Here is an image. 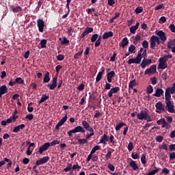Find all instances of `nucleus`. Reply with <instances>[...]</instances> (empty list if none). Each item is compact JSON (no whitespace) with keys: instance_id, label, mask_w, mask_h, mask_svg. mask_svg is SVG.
<instances>
[{"instance_id":"nucleus-43","label":"nucleus","mask_w":175,"mask_h":175,"mask_svg":"<svg viewBox=\"0 0 175 175\" xmlns=\"http://www.w3.org/2000/svg\"><path fill=\"white\" fill-rule=\"evenodd\" d=\"M136 50V46H135V45L132 44L130 46V47H129V52L131 54H133V53H135L134 51Z\"/></svg>"},{"instance_id":"nucleus-28","label":"nucleus","mask_w":175,"mask_h":175,"mask_svg":"<svg viewBox=\"0 0 175 175\" xmlns=\"http://www.w3.org/2000/svg\"><path fill=\"white\" fill-rule=\"evenodd\" d=\"M106 142H109V136H107L106 134H104L100 139V143L106 144Z\"/></svg>"},{"instance_id":"nucleus-19","label":"nucleus","mask_w":175,"mask_h":175,"mask_svg":"<svg viewBox=\"0 0 175 175\" xmlns=\"http://www.w3.org/2000/svg\"><path fill=\"white\" fill-rule=\"evenodd\" d=\"M72 131H74V133H85V129L81 126H76Z\"/></svg>"},{"instance_id":"nucleus-29","label":"nucleus","mask_w":175,"mask_h":175,"mask_svg":"<svg viewBox=\"0 0 175 175\" xmlns=\"http://www.w3.org/2000/svg\"><path fill=\"white\" fill-rule=\"evenodd\" d=\"M50 81V72L49 71H46L43 79V83H49Z\"/></svg>"},{"instance_id":"nucleus-56","label":"nucleus","mask_w":175,"mask_h":175,"mask_svg":"<svg viewBox=\"0 0 175 175\" xmlns=\"http://www.w3.org/2000/svg\"><path fill=\"white\" fill-rule=\"evenodd\" d=\"M108 169H109V170H111V172H114L116 170V167H114V165H113V164L109 163Z\"/></svg>"},{"instance_id":"nucleus-41","label":"nucleus","mask_w":175,"mask_h":175,"mask_svg":"<svg viewBox=\"0 0 175 175\" xmlns=\"http://www.w3.org/2000/svg\"><path fill=\"white\" fill-rule=\"evenodd\" d=\"M139 157H140V153L139 152H136V153L133 152L131 154V157L133 158V159H139V158H140Z\"/></svg>"},{"instance_id":"nucleus-15","label":"nucleus","mask_w":175,"mask_h":175,"mask_svg":"<svg viewBox=\"0 0 175 175\" xmlns=\"http://www.w3.org/2000/svg\"><path fill=\"white\" fill-rule=\"evenodd\" d=\"M82 125L83 126V129H85V131H88V132H92V127L90 126V123H88L87 121H82Z\"/></svg>"},{"instance_id":"nucleus-58","label":"nucleus","mask_w":175,"mask_h":175,"mask_svg":"<svg viewBox=\"0 0 175 175\" xmlns=\"http://www.w3.org/2000/svg\"><path fill=\"white\" fill-rule=\"evenodd\" d=\"M127 148H128L129 151H132V150H133V143L129 142L128 144Z\"/></svg>"},{"instance_id":"nucleus-33","label":"nucleus","mask_w":175,"mask_h":175,"mask_svg":"<svg viewBox=\"0 0 175 175\" xmlns=\"http://www.w3.org/2000/svg\"><path fill=\"white\" fill-rule=\"evenodd\" d=\"M40 44L41 46V49H46L47 45V40L43 39L40 41Z\"/></svg>"},{"instance_id":"nucleus-52","label":"nucleus","mask_w":175,"mask_h":175,"mask_svg":"<svg viewBox=\"0 0 175 175\" xmlns=\"http://www.w3.org/2000/svg\"><path fill=\"white\" fill-rule=\"evenodd\" d=\"M142 46L144 47V49H148V41L147 40H144L142 42Z\"/></svg>"},{"instance_id":"nucleus-14","label":"nucleus","mask_w":175,"mask_h":175,"mask_svg":"<svg viewBox=\"0 0 175 175\" xmlns=\"http://www.w3.org/2000/svg\"><path fill=\"white\" fill-rule=\"evenodd\" d=\"M150 64H152V60L151 59H147L146 58H144L142 60V62L141 63V67L142 69H144L147 65H150Z\"/></svg>"},{"instance_id":"nucleus-42","label":"nucleus","mask_w":175,"mask_h":175,"mask_svg":"<svg viewBox=\"0 0 175 175\" xmlns=\"http://www.w3.org/2000/svg\"><path fill=\"white\" fill-rule=\"evenodd\" d=\"M72 169V163H68L67 167L64 169V172H65L66 173H68V172H70Z\"/></svg>"},{"instance_id":"nucleus-38","label":"nucleus","mask_w":175,"mask_h":175,"mask_svg":"<svg viewBox=\"0 0 175 175\" xmlns=\"http://www.w3.org/2000/svg\"><path fill=\"white\" fill-rule=\"evenodd\" d=\"M60 141L58 139H55L52 141L51 142H49V146L50 147L57 146V144H59Z\"/></svg>"},{"instance_id":"nucleus-11","label":"nucleus","mask_w":175,"mask_h":175,"mask_svg":"<svg viewBox=\"0 0 175 175\" xmlns=\"http://www.w3.org/2000/svg\"><path fill=\"white\" fill-rule=\"evenodd\" d=\"M170 94H175V89L173 88L172 87L167 88L165 90V98H172V95H170Z\"/></svg>"},{"instance_id":"nucleus-48","label":"nucleus","mask_w":175,"mask_h":175,"mask_svg":"<svg viewBox=\"0 0 175 175\" xmlns=\"http://www.w3.org/2000/svg\"><path fill=\"white\" fill-rule=\"evenodd\" d=\"M136 14H139V13H143V7H137L135 10Z\"/></svg>"},{"instance_id":"nucleus-23","label":"nucleus","mask_w":175,"mask_h":175,"mask_svg":"<svg viewBox=\"0 0 175 175\" xmlns=\"http://www.w3.org/2000/svg\"><path fill=\"white\" fill-rule=\"evenodd\" d=\"M9 89L6 87L5 85H3L0 87V94L2 95H5V94H8Z\"/></svg>"},{"instance_id":"nucleus-18","label":"nucleus","mask_w":175,"mask_h":175,"mask_svg":"<svg viewBox=\"0 0 175 175\" xmlns=\"http://www.w3.org/2000/svg\"><path fill=\"white\" fill-rule=\"evenodd\" d=\"M116 77V72L114 71L109 72L107 74V79L108 83H111V81H113V77Z\"/></svg>"},{"instance_id":"nucleus-49","label":"nucleus","mask_w":175,"mask_h":175,"mask_svg":"<svg viewBox=\"0 0 175 175\" xmlns=\"http://www.w3.org/2000/svg\"><path fill=\"white\" fill-rule=\"evenodd\" d=\"M141 162L142 165H146L147 163V161H146V154H143L141 157Z\"/></svg>"},{"instance_id":"nucleus-59","label":"nucleus","mask_w":175,"mask_h":175,"mask_svg":"<svg viewBox=\"0 0 175 175\" xmlns=\"http://www.w3.org/2000/svg\"><path fill=\"white\" fill-rule=\"evenodd\" d=\"M166 21V17L165 16H161L159 19V24H165V22Z\"/></svg>"},{"instance_id":"nucleus-32","label":"nucleus","mask_w":175,"mask_h":175,"mask_svg":"<svg viewBox=\"0 0 175 175\" xmlns=\"http://www.w3.org/2000/svg\"><path fill=\"white\" fill-rule=\"evenodd\" d=\"M137 85L136 79L131 81L129 83V88H131V90H133V87H136Z\"/></svg>"},{"instance_id":"nucleus-35","label":"nucleus","mask_w":175,"mask_h":175,"mask_svg":"<svg viewBox=\"0 0 175 175\" xmlns=\"http://www.w3.org/2000/svg\"><path fill=\"white\" fill-rule=\"evenodd\" d=\"M98 38H99V35L98 33L93 34L91 37L92 43H95V41L98 40Z\"/></svg>"},{"instance_id":"nucleus-54","label":"nucleus","mask_w":175,"mask_h":175,"mask_svg":"<svg viewBox=\"0 0 175 175\" xmlns=\"http://www.w3.org/2000/svg\"><path fill=\"white\" fill-rule=\"evenodd\" d=\"M109 140V142L111 144H116V141H114V135H113L111 134L110 135Z\"/></svg>"},{"instance_id":"nucleus-30","label":"nucleus","mask_w":175,"mask_h":175,"mask_svg":"<svg viewBox=\"0 0 175 175\" xmlns=\"http://www.w3.org/2000/svg\"><path fill=\"white\" fill-rule=\"evenodd\" d=\"M50 98L49 96H47L46 94H42L40 100L38 101V104L40 105L43 103V102H45V100H47Z\"/></svg>"},{"instance_id":"nucleus-9","label":"nucleus","mask_w":175,"mask_h":175,"mask_svg":"<svg viewBox=\"0 0 175 175\" xmlns=\"http://www.w3.org/2000/svg\"><path fill=\"white\" fill-rule=\"evenodd\" d=\"M49 160L50 157H49L48 156L44 157L36 161V166L47 163Z\"/></svg>"},{"instance_id":"nucleus-39","label":"nucleus","mask_w":175,"mask_h":175,"mask_svg":"<svg viewBox=\"0 0 175 175\" xmlns=\"http://www.w3.org/2000/svg\"><path fill=\"white\" fill-rule=\"evenodd\" d=\"M146 92L147 94H152L154 92V88L151 85H149L146 88Z\"/></svg>"},{"instance_id":"nucleus-51","label":"nucleus","mask_w":175,"mask_h":175,"mask_svg":"<svg viewBox=\"0 0 175 175\" xmlns=\"http://www.w3.org/2000/svg\"><path fill=\"white\" fill-rule=\"evenodd\" d=\"M112 94H117L120 91V87H115L111 89Z\"/></svg>"},{"instance_id":"nucleus-27","label":"nucleus","mask_w":175,"mask_h":175,"mask_svg":"<svg viewBox=\"0 0 175 175\" xmlns=\"http://www.w3.org/2000/svg\"><path fill=\"white\" fill-rule=\"evenodd\" d=\"M139 25H140V23H137L135 26L130 27L131 33H136V30L139 29Z\"/></svg>"},{"instance_id":"nucleus-8","label":"nucleus","mask_w":175,"mask_h":175,"mask_svg":"<svg viewBox=\"0 0 175 175\" xmlns=\"http://www.w3.org/2000/svg\"><path fill=\"white\" fill-rule=\"evenodd\" d=\"M16 84H24V80L21 77L16 78L14 82L10 81L8 83V85L13 87L14 85H16Z\"/></svg>"},{"instance_id":"nucleus-20","label":"nucleus","mask_w":175,"mask_h":175,"mask_svg":"<svg viewBox=\"0 0 175 175\" xmlns=\"http://www.w3.org/2000/svg\"><path fill=\"white\" fill-rule=\"evenodd\" d=\"M129 44V40H128V38H124L121 42H120L119 46L120 47H122V49H125L126 46Z\"/></svg>"},{"instance_id":"nucleus-6","label":"nucleus","mask_w":175,"mask_h":175,"mask_svg":"<svg viewBox=\"0 0 175 175\" xmlns=\"http://www.w3.org/2000/svg\"><path fill=\"white\" fill-rule=\"evenodd\" d=\"M37 27H38L39 32H43L44 29V21L43 19L39 18L37 20Z\"/></svg>"},{"instance_id":"nucleus-46","label":"nucleus","mask_w":175,"mask_h":175,"mask_svg":"<svg viewBox=\"0 0 175 175\" xmlns=\"http://www.w3.org/2000/svg\"><path fill=\"white\" fill-rule=\"evenodd\" d=\"M159 148L160 150H165V151H167V145L165 143H163L161 146H159Z\"/></svg>"},{"instance_id":"nucleus-2","label":"nucleus","mask_w":175,"mask_h":175,"mask_svg":"<svg viewBox=\"0 0 175 175\" xmlns=\"http://www.w3.org/2000/svg\"><path fill=\"white\" fill-rule=\"evenodd\" d=\"M172 99L171 98L169 97H165V105L167 109V111L169 113H174V105L172 103V101L170 100Z\"/></svg>"},{"instance_id":"nucleus-63","label":"nucleus","mask_w":175,"mask_h":175,"mask_svg":"<svg viewBox=\"0 0 175 175\" xmlns=\"http://www.w3.org/2000/svg\"><path fill=\"white\" fill-rule=\"evenodd\" d=\"M170 159L171 160L175 159V152H171L170 154Z\"/></svg>"},{"instance_id":"nucleus-45","label":"nucleus","mask_w":175,"mask_h":175,"mask_svg":"<svg viewBox=\"0 0 175 175\" xmlns=\"http://www.w3.org/2000/svg\"><path fill=\"white\" fill-rule=\"evenodd\" d=\"M150 70V72H152V75H154L157 72V66L152 65L149 68Z\"/></svg>"},{"instance_id":"nucleus-5","label":"nucleus","mask_w":175,"mask_h":175,"mask_svg":"<svg viewBox=\"0 0 175 175\" xmlns=\"http://www.w3.org/2000/svg\"><path fill=\"white\" fill-rule=\"evenodd\" d=\"M140 62H142V57L137 55L135 58L129 59L128 61V64L132 65V64H140Z\"/></svg>"},{"instance_id":"nucleus-36","label":"nucleus","mask_w":175,"mask_h":175,"mask_svg":"<svg viewBox=\"0 0 175 175\" xmlns=\"http://www.w3.org/2000/svg\"><path fill=\"white\" fill-rule=\"evenodd\" d=\"M122 126H126V124L124 122H120L118 125H117L115 128L116 131H118L122 128Z\"/></svg>"},{"instance_id":"nucleus-50","label":"nucleus","mask_w":175,"mask_h":175,"mask_svg":"<svg viewBox=\"0 0 175 175\" xmlns=\"http://www.w3.org/2000/svg\"><path fill=\"white\" fill-rule=\"evenodd\" d=\"M69 43H70V41L66 37H64L62 41V44L63 45L69 44Z\"/></svg>"},{"instance_id":"nucleus-44","label":"nucleus","mask_w":175,"mask_h":175,"mask_svg":"<svg viewBox=\"0 0 175 175\" xmlns=\"http://www.w3.org/2000/svg\"><path fill=\"white\" fill-rule=\"evenodd\" d=\"M158 172H159V169H158L157 167H155V170L149 172L147 175H154L157 174V173H158Z\"/></svg>"},{"instance_id":"nucleus-47","label":"nucleus","mask_w":175,"mask_h":175,"mask_svg":"<svg viewBox=\"0 0 175 175\" xmlns=\"http://www.w3.org/2000/svg\"><path fill=\"white\" fill-rule=\"evenodd\" d=\"M83 54V50L81 51H78L77 53L74 55L75 59H79V57Z\"/></svg>"},{"instance_id":"nucleus-7","label":"nucleus","mask_w":175,"mask_h":175,"mask_svg":"<svg viewBox=\"0 0 175 175\" xmlns=\"http://www.w3.org/2000/svg\"><path fill=\"white\" fill-rule=\"evenodd\" d=\"M10 10H12L13 13H21L23 12V8L20 6H15L14 5H9Z\"/></svg>"},{"instance_id":"nucleus-57","label":"nucleus","mask_w":175,"mask_h":175,"mask_svg":"<svg viewBox=\"0 0 175 175\" xmlns=\"http://www.w3.org/2000/svg\"><path fill=\"white\" fill-rule=\"evenodd\" d=\"M25 118L27 120H29V121H31V120H33V114L32 113L27 114Z\"/></svg>"},{"instance_id":"nucleus-53","label":"nucleus","mask_w":175,"mask_h":175,"mask_svg":"<svg viewBox=\"0 0 175 175\" xmlns=\"http://www.w3.org/2000/svg\"><path fill=\"white\" fill-rule=\"evenodd\" d=\"M57 61H64V59H65V56L64 55H58L56 57Z\"/></svg>"},{"instance_id":"nucleus-31","label":"nucleus","mask_w":175,"mask_h":175,"mask_svg":"<svg viewBox=\"0 0 175 175\" xmlns=\"http://www.w3.org/2000/svg\"><path fill=\"white\" fill-rule=\"evenodd\" d=\"M130 166L133 168V170H137L139 169V166L136 164V162L133 160H131L130 162Z\"/></svg>"},{"instance_id":"nucleus-24","label":"nucleus","mask_w":175,"mask_h":175,"mask_svg":"<svg viewBox=\"0 0 175 175\" xmlns=\"http://www.w3.org/2000/svg\"><path fill=\"white\" fill-rule=\"evenodd\" d=\"M113 31H107L103 33V39L106 40L109 39V38H113Z\"/></svg>"},{"instance_id":"nucleus-62","label":"nucleus","mask_w":175,"mask_h":175,"mask_svg":"<svg viewBox=\"0 0 175 175\" xmlns=\"http://www.w3.org/2000/svg\"><path fill=\"white\" fill-rule=\"evenodd\" d=\"M169 28L170 29L171 31L175 33V26H174V24H171L170 26H169Z\"/></svg>"},{"instance_id":"nucleus-16","label":"nucleus","mask_w":175,"mask_h":175,"mask_svg":"<svg viewBox=\"0 0 175 175\" xmlns=\"http://www.w3.org/2000/svg\"><path fill=\"white\" fill-rule=\"evenodd\" d=\"M157 35L159 36V37L160 38L161 40H162V42H166V34L165 33V32H163V31L160 30L159 31L157 32Z\"/></svg>"},{"instance_id":"nucleus-1","label":"nucleus","mask_w":175,"mask_h":175,"mask_svg":"<svg viewBox=\"0 0 175 175\" xmlns=\"http://www.w3.org/2000/svg\"><path fill=\"white\" fill-rule=\"evenodd\" d=\"M137 120H141L142 121L145 120L147 122H151V121H152V120H151V116L146 111H141L139 113L137 114Z\"/></svg>"},{"instance_id":"nucleus-4","label":"nucleus","mask_w":175,"mask_h":175,"mask_svg":"<svg viewBox=\"0 0 175 175\" xmlns=\"http://www.w3.org/2000/svg\"><path fill=\"white\" fill-rule=\"evenodd\" d=\"M155 107H156V113H159V114H161L162 111H166V110L165 109V105H162V102H158L155 105Z\"/></svg>"},{"instance_id":"nucleus-61","label":"nucleus","mask_w":175,"mask_h":175,"mask_svg":"<svg viewBox=\"0 0 175 175\" xmlns=\"http://www.w3.org/2000/svg\"><path fill=\"white\" fill-rule=\"evenodd\" d=\"M111 158V152L109 151L105 156V159L107 161H109Z\"/></svg>"},{"instance_id":"nucleus-60","label":"nucleus","mask_w":175,"mask_h":175,"mask_svg":"<svg viewBox=\"0 0 175 175\" xmlns=\"http://www.w3.org/2000/svg\"><path fill=\"white\" fill-rule=\"evenodd\" d=\"M150 81H151V84H152V85H155V84H157V77H152L150 79Z\"/></svg>"},{"instance_id":"nucleus-21","label":"nucleus","mask_w":175,"mask_h":175,"mask_svg":"<svg viewBox=\"0 0 175 175\" xmlns=\"http://www.w3.org/2000/svg\"><path fill=\"white\" fill-rule=\"evenodd\" d=\"M157 124H158V125H162V128H165V126H169V124L166 122V120H165V118H161L157 120Z\"/></svg>"},{"instance_id":"nucleus-22","label":"nucleus","mask_w":175,"mask_h":175,"mask_svg":"<svg viewBox=\"0 0 175 175\" xmlns=\"http://www.w3.org/2000/svg\"><path fill=\"white\" fill-rule=\"evenodd\" d=\"M163 94V90L161 88L156 89L155 93L152 94L153 96H156L157 98H161Z\"/></svg>"},{"instance_id":"nucleus-17","label":"nucleus","mask_w":175,"mask_h":175,"mask_svg":"<svg viewBox=\"0 0 175 175\" xmlns=\"http://www.w3.org/2000/svg\"><path fill=\"white\" fill-rule=\"evenodd\" d=\"M103 73H105V68H101V71H100L96 77V83H99L100 80H102V77L103 76Z\"/></svg>"},{"instance_id":"nucleus-40","label":"nucleus","mask_w":175,"mask_h":175,"mask_svg":"<svg viewBox=\"0 0 175 175\" xmlns=\"http://www.w3.org/2000/svg\"><path fill=\"white\" fill-rule=\"evenodd\" d=\"M68 120V115H66L64 117L62 118V120L58 122L62 126L66 122V120Z\"/></svg>"},{"instance_id":"nucleus-10","label":"nucleus","mask_w":175,"mask_h":175,"mask_svg":"<svg viewBox=\"0 0 175 175\" xmlns=\"http://www.w3.org/2000/svg\"><path fill=\"white\" fill-rule=\"evenodd\" d=\"M49 147H50V142H46L41 147H40L38 150V152L40 154H43L44 151H47V150H49Z\"/></svg>"},{"instance_id":"nucleus-12","label":"nucleus","mask_w":175,"mask_h":175,"mask_svg":"<svg viewBox=\"0 0 175 175\" xmlns=\"http://www.w3.org/2000/svg\"><path fill=\"white\" fill-rule=\"evenodd\" d=\"M57 77H55L53 78V80H52V83L50 84V85H47V87L48 88H49V90H55V88H57Z\"/></svg>"},{"instance_id":"nucleus-3","label":"nucleus","mask_w":175,"mask_h":175,"mask_svg":"<svg viewBox=\"0 0 175 175\" xmlns=\"http://www.w3.org/2000/svg\"><path fill=\"white\" fill-rule=\"evenodd\" d=\"M159 69H166L167 68V59L166 57H161L159 59Z\"/></svg>"},{"instance_id":"nucleus-37","label":"nucleus","mask_w":175,"mask_h":175,"mask_svg":"<svg viewBox=\"0 0 175 175\" xmlns=\"http://www.w3.org/2000/svg\"><path fill=\"white\" fill-rule=\"evenodd\" d=\"M100 150V146H95L91 150L90 153L91 155H92V154H95V152H96V151Z\"/></svg>"},{"instance_id":"nucleus-13","label":"nucleus","mask_w":175,"mask_h":175,"mask_svg":"<svg viewBox=\"0 0 175 175\" xmlns=\"http://www.w3.org/2000/svg\"><path fill=\"white\" fill-rule=\"evenodd\" d=\"M85 31H84L82 34L81 35V38L83 39V38H85L88 33H91V32H94V28L92 27H86Z\"/></svg>"},{"instance_id":"nucleus-34","label":"nucleus","mask_w":175,"mask_h":175,"mask_svg":"<svg viewBox=\"0 0 175 175\" xmlns=\"http://www.w3.org/2000/svg\"><path fill=\"white\" fill-rule=\"evenodd\" d=\"M175 46V39L174 40H171L167 46V49H172L173 46L174 47Z\"/></svg>"},{"instance_id":"nucleus-55","label":"nucleus","mask_w":175,"mask_h":175,"mask_svg":"<svg viewBox=\"0 0 175 175\" xmlns=\"http://www.w3.org/2000/svg\"><path fill=\"white\" fill-rule=\"evenodd\" d=\"M89 132H90V133L86 135V137H85L86 139H88H88L92 137V136H94L95 135V133H94V129H92V131H89Z\"/></svg>"},{"instance_id":"nucleus-64","label":"nucleus","mask_w":175,"mask_h":175,"mask_svg":"<svg viewBox=\"0 0 175 175\" xmlns=\"http://www.w3.org/2000/svg\"><path fill=\"white\" fill-rule=\"evenodd\" d=\"M170 151H175V144L170 145Z\"/></svg>"},{"instance_id":"nucleus-26","label":"nucleus","mask_w":175,"mask_h":175,"mask_svg":"<svg viewBox=\"0 0 175 175\" xmlns=\"http://www.w3.org/2000/svg\"><path fill=\"white\" fill-rule=\"evenodd\" d=\"M77 140H78V144H88V139L85 137V139H80L79 137H77Z\"/></svg>"},{"instance_id":"nucleus-25","label":"nucleus","mask_w":175,"mask_h":175,"mask_svg":"<svg viewBox=\"0 0 175 175\" xmlns=\"http://www.w3.org/2000/svg\"><path fill=\"white\" fill-rule=\"evenodd\" d=\"M150 49L154 50L155 49V46H157V42L155 41V38H154V36H152L150 38Z\"/></svg>"}]
</instances>
